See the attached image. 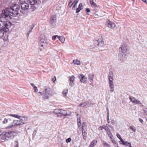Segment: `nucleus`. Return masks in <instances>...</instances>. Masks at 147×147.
I'll use <instances>...</instances> for the list:
<instances>
[{"instance_id": "nucleus-42", "label": "nucleus", "mask_w": 147, "mask_h": 147, "mask_svg": "<svg viewBox=\"0 0 147 147\" xmlns=\"http://www.w3.org/2000/svg\"><path fill=\"white\" fill-rule=\"evenodd\" d=\"M15 144L16 145L14 146V147H19V142L18 141L16 140L15 141Z\"/></svg>"}, {"instance_id": "nucleus-18", "label": "nucleus", "mask_w": 147, "mask_h": 147, "mask_svg": "<svg viewBox=\"0 0 147 147\" xmlns=\"http://www.w3.org/2000/svg\"><path fill=\"white\" fill-rule=\"evenodd\" d=\"M94 74L93 73H90L89 74L88 79L90 82H92L93 81V79L94 78Z\"/></svg>"}, {"instance_id": "nucleus-51", "label": "nucleus", "mask_w": 147, "mask_h": 147, "mask_svg": "<svg viewBox=\"0 0 147 147\" xmlns=\"http://www.w3.org/2000/svg\"><path fill=\"white\" fill-rule=\"evenodd\" d=\"M103 129V125L102 126H100L98 128V130H102V129Z\"/></svg>"}, {"instance_id": "nucleus-11", "label": "nucleus", "mask_w": 147, "mask_h": 147, "mask_svg": "<svg viewBox=\"0 0 147 147\" xmlns=\"http://www.w3.org/2000/svg\"><path fill=\"white\" fill-rule=\"evenodd\" d=\"M129 98L133 103H136L137 104H141V103L139 100L136 99L133 96H130Z\"/></svg>"}, {"instance_id": "nucleus-2", "label": "nucleus", "mask_w": 147, "mask_h": 147, "mask_svg": "<svg viewBox=\"0 0 147 147\" xmlns=\"http://www.w3.org/2000/svg\"><path fill=\"white\" fill-rule=\"evenodd\" d=\"M119 59L122 61H125L129 54V50L125 43H122L119 49Z\"/></svg>"}, {"instance_id": "nucleus-46", "label": "nucleus", "mask_w": 147, "mask_h": 147, "mask_svg": "<svg viewBox=\"0 0 147 147\" xmlns=\"http://www.w3.org/2000/svg\"><path fill=\"white\" fill-rule=\"evenodd\" d=\"M20 2V4H21V3H24V2H26V0H19Z\"/></svg>"}, {"instance_id": "nucleus-52", "label": "nucleus", "mask_w": 147, "mask_h": 147, "mask_svg": "<svg viewBox=\"0 0 147 147\" xmlns=\"http://www.w3.org/2000/svg\"><path fill=\"white\" fill-rule=\"evenodd\" d=\"M30 85L33 87L34 88L35 87H36L35 86V85L33 83H31Z\"/></svg>"}, {"instance_id": "nucleus-55", "label": "nucleus", "mask_w": 147, "mask_h": 147, "mask_svg": "<svg viewBox=\"0 0 147 147\" xmlns=\"http://www.w3.org/2000/svg\"><path fill=\"white\" fill-rule=\"evenodd\" d=\"M38 94L39 95H42L43 96V93H42L41 92H39Z\"/></svg>"}, {"instance_id": "nucleus-50", "label": "nucleus", "mask_w": 147, "mask_h": 147, "mask_svg": "<svg viewBox=\"0 0 147 147\" xmlns=\"http://www.w3.org/2000/svg\"><path fill=\"white\" fill-rule=\"evenodd\" d=\"M86 11L87 13H89L90 12V9L88 8H87L86 9Z\"/></svg>"}, {"instance_id": "nucleus-20", "label": "nucleus", "mask_w": 147, "mask_h": 147, "mask_svg": "<svg viewBox=\"0 0 147 147\" xmlns=\"http://www.w3.org/2000/svg\"><path fill=\"white\" fill-rule=\"evenodd\" d=\"M110 91L111 92H113L114 90V85L113 83H109Z\"/></svg>"}, {"instance_id": "nucleus-58", "label": "nucleus", "mask_w": 147, "mask_h": 147, "mask_svg": "<svg viewBox=\"0 0 147 147\" xmlns=\"http://www.w3.org/2000/svg\"><path fill=\"white\" fill-rule=\"evenodd\" d=\"M107 118L109 117V112H107Z\"/></svg>"}, {"instance_id": "nucleus-27", "label": "nucleus", "mask_w": 147, "mask_h": 147, "mask_svg": "<svg viewBox=\"0 0 147 147\" xmlns=\"http://www.w3.org/2000/svg\"><path fill=\"white\" fill-rule=\"evenodd\" d=\"M83 7L82 4L81 3H80L79 5L78 8L76 9V13H78L83 8Z\"/></svg>"}, {"instance_id": "nucleus-47", "label": "nucleus", "mask_w": 147, "mask_h": 147, "mask_svg": "<svg viewBox=\"0 0 147 147\" xmlns=\"http://www.w3.org/2000/svg\"><path fill=\"white\" fill-rule=\"evenodd\" d=\"M117 136L120 140L122 139L120 135H119V134H117Z\"/></svg>"}, {"instance_id": "nucleus-23", "label": "nucleus", "mask_w": 147, "mask_h": 147, "mask_svg": "<svg viewBox=\"0 0 147 147\" xmlns=\"http://www.w3.org/2000/svg\"><path fill=\"white\" fill-rule=\"evenodd\" d=\"M97 143V141L96 140H93L91 143L88 147H94Z\"/></svg>"}, {"instance_id": "nucleus-64", "label": "nucleus", "mask_w": 147, "mask_h": 147, "mask_svg": "<svg viewBox=\"0 0 147 147\" xmlns=\"http://www.w3.org/2000/svg\"><path fill=\"white\" fill-rule=\"evenodd\" d=\"M146 1V2H145V3H147V1Z\"/></svg>"}, {"instance_id": "nucleus-12", "label": "nucleus", "mask_w": 147, "mask_h": 147, "mask_svg": "<svg viewBox=\"0 0 147 147\" xmlns=\"http://www.w3.org/2000/svg\"><path fill=\"white\" fill-rule=\"evenodd\" d=\"M57 22L56 16L55 15L52 16H51L50 20V24L53 25L54 26L55 23Z\"/></svg>"}, {"instance_id": "nucleus-10", "label": "nucleus", "mask_w": 147, "mask_h": 147, "mask_svg": "<svg viewBox=\"0 0 147 147\" xmlns=\"http://www.w3.org/2000/svg\"><path fill=\"white\" fill-rule=\"evenodd\" d=\"M108 77L109 83H113V74L112 71L109 72Z\"/></svg>"}, {"instance_id": "nucleus-49", "label": "nucleus", "mask_w": 147, "mask_h": 147, "mask_svg": "<svg viewBox=\"0 0 147 147\" xmlns=\"http://www.w3.org/2000/svg\"><path fill=\"white\" fill-rule=\"evenodd\" d=\"M111 123L112 125H114L115 124V121L114 120H111Z\"/></svg>"}, {"instance_id": "nucleus-3", "label": "nucleus", "mask_w": 147, "mask_h": 147, "mask_svg": "<svg viewBox=\"0 0 147 147\" xmlns=\"http://www.w3.org/2000/svg\"><path fill=\"white\" fill-rule=\"evenodd\" d=\"M5 9L3 10L2 11V13L0 16V28H3V30H5V32H8L9 30V28L12 25L11 23L9 21H5L3 22L2 20V18H2L1 16V14L3 13V11L5 10Z\"/></svg>"}, {"instance_id": "nucleus-7", "label": "nucleus", "mask_w": 147, "mask_h": 147, "mask_svg": "<svg viewBox=\"0 0 147 147\" xmlns=\"http://www.w3.org/2000/svg\"><path fill=\"white\" fill-rule=\"evenodd\" d=\"M28 1L31 5H33L32 7L34 9L38 7L41 3L40 0H28Z\"/></svg>"}, {"instance_id": "nucleus-16", "label": "nucleus", "mask_w": 147, "mask_h": 147, "mask_svg": "<svg viewBox=\"0 0 147 147\" xmlns=\"http://www.w3.org/2000/svg\"><path fill=\"white\" fill-rule=\"evenodd\" d=\"M67 112L65 110L60 109V113L59 115H58V116L61 117L62 116H67Z\"/></svg>"}, {"instance_id": "nucleus-56", "label": "nucleus", "mask_w": 147, "mask_h": 147, "mask_svg": "<svg viewBox=\"0 0 147 147\" xmlns=\"http://www.w3.org/2000/svg\"><path fill=\"white\" fill-rule=\"evenodd\" d=\"M52 80L54 82L56 80V78L55 76H54V78H53Z\"/></svg>"}, {"instance_id": "nucleus-34", "label": "nucleus", "mask_w": 147, "mask_h": 147, "mask_svg": "<svg viewBox=\"0 0 147 147\" xmlns=\"http://www.w3.org/2000/svg\"><path fill=\"white\" fill-rule=\"evenodd\" d=\"M60 109H55L54 110L53 112L56 114H58V115H59L60 113Z\"/></svg>"}, {"instance_id": "nucleus-28", "label": "nucleus", "mask_w": 147, "mask_h": 147, "mask_svg": "<svg viewBox=\"0 0 147 147\" xmlns=\"http://www.w3.org/2000/svg\"><path fill=\"white\" fill-rule=\"evenodd\" d=\"M58 39L62 43L64 42L65 41V38L64 37L62 36H58Z\"/></svg>"}, {"instance_id": "nucleus-22", "label": "nucleus", "mask_w": 147, "mask_h": 147, "mask_svg": "<svg viewBox=\"0 0 147 147\" xmlns=\"http://www.w3.org/2000/svg\"><path fill=\"white\" fill-rule=\"evenodd\" d=\"M11 121V118L7 117L4 119V121H3V123L4 124H6L7 123H10Z\"/></svg>"}, {"instance_id": "nucleus-4", "label": "nucleus", "mask_w": 147, "mask_h": 147, "mask_svg": "<svg viewBox=\"0 0 147 147\" xmlns=\"http://www.w3.org/2000/svg\"><path fill=\"white\" fill-rule=\"evenodd\" d=\"M19 120H14L13 121L11 124H10L6 128L7 129H10L13 127V126H16L18 125H23L25 123L26 118L24 117H20L19 119Z\"/></svg>"}, {"instance_id": "nucleus-29", "label": "nucleus", "mask_w": 147, "mask_h": 147, "mask_svg": "<svg viewBox=\"0 0 147 147\" xmlns=\"http://www.w3.org/2000/svg\"><path fill=\"white\" fill-rule=\"evenodd\" d=\"M7 116H12L14 117H15V118H18V119H20V117L21 118V117H22L21 116H19L17 115L13 114H10L9 115H7Z\"/></svg>"}, {"instance_id": "nucleus-14", "label": "nucleus", "mask_w": 147, "mask_h": 147, "mask_svg": "<svg viewBox=\"0 0 147 147\" xmlns=\"http://www.w3.org/2000/svg\"><path fill=\"white\" fill-rule=\"evenodd\" d=\"M78 77L80 79V81L84 83L86 81V78L85 77L84 75L83 74H79L78 75Z\"/></svg>"}, {"instance_id": "nucleus-38", "label": "nucleus", "mask_w": 147, "mask_h": 147, "mask_svg": "<svg viewBox=\"0 0 147 147\" xmlns=\"http://www.w3.org/2000/svg\"><path fill=\"white\" fill-rule=\"evenodd\" d=\"M102 143L104 145L106 146V147H110V146L105 141H102Z\"/></svg>"}, {"instance_id": "nucleus-8", "label": "nucleus", "mask_w": 147, "mask_h": 147, "mask_svg": "<svg viewBox=\"0 0 147 147\" xmlns=\"http://www.w3.org/2000/svg\"><path fill=\"white\" fill-rule=\"evenodd\" d=\"M40 50L42 51L43 49L46 48L48 45V43L47 42V40L44 37V38H42L40 39Z\"/></svg>"}, {"instance_id": "nucleus-15", "label": "nucleus", "mask_w": 147, "mask_h": 147, "mask_svg": "<svg viewBox=\"0 0 147 147\" xmlns=\"http://www.w3.org/2000/svg\"><path fill=\"white\" fill-rule=\"evenodd\" d=\"M34 27V25L33 24H32L30 26L28 27V29L29 30L27 32V33L26 34L27 37V38H28L29 35L32 32Z\"/></svg>"}, {"instance_id": "nucleus-36", "label": "nucleus", "mask_w": 147, "mask_h": 147, "mask_svg": "<svg viewBox=\"0 0 147 147\" xmlns=\"http://www.w3.org/2000/svg\"><path fill=\"white\" fill-rule=\"evenodd\" d=\"M86 129V123L84 122L82 124V129Z\"/></svg>"}, {"instance_id": "nucleus-57", "label": "nucleus", "mask_w": 147, "mask_h": 147, "mask_svg": "<svg viewBox=\"0 0 147 147\" xmlns=\"http://www.w3.org/2000/svg\"><path fill=\"white\" fill-rule=\"evenodd\" d=\"M107 121L108 123H110V120L109 119V117L107 118Z\"/></svg>"}, {"instance_id": "nucleus-45", "label": "nucleus", "mask_w": 147, "mask_h": 147, "mask_svg": "<svg viewBox=\"0 0 147 147\" xmlns=\"http://www.w3.org/2000/svg\"><path fill=\"white\" fill-rule=\"evenodd\" d=\"M106 132L109 136H111L112 135L110 131V130Z\"/></svg>"}, {"instance_id": "nucleus-61", "label": "nucleus", "mask_w": 147, "mask_h": 147, "mask_svg": "<svg viewBox=\"0 0 147 147\" xmlns=\"http://www.w3.org/2000/svg\"><path fill=\"white\" fill-rule=\"evenodd\" d=\"M106 109H107V112H109V109L108 107H107V108Z\"/></svg>"}, {"instance_id": "nucleus-32", "label": "nucleus", "mask_w": 147, "mask_h": 147, "mask_svg": "<svg viewBox=\"0 0 147 147\" xmlns=\"http://www.w3.org/2000/svg\"><path fill=\"white\" fill-rule=\"evenodd\" d=\"M6 32H4L3 36L1 37H2L3 38L4 40H7L8 38V36L6 34L5 35L4 34V33H6Z\"/></svg>"}, {"instance_id": "nucleus-5", "label": "nucleus", "mask_w": 147, "mask_h": 147, "mask_svg": "<svg viewBox=\"0 0 147 147\" xmlns=\"http://www.w3.org/2000/svg\"><path fill=\"white\" fill-rule=\"evenodd\" d=\"M14 134L15 132L13 131L3 132L0 135V137L2 140H7L9 138H13L15 135Z\"/></svg>"}, {"instance_id": "nucleus-6", "label": "nucleus", "mask_w": 147, "mask_h": 147, "mask_svg": "<svg viewBox=\"0 0 147 147\" xmlns=\"http://www.w3.org/2000/svg\"><path fill=\"white\" fill-rule=\"evenodd\" d=\"M100 38L97 40L94 41V43L95 47L98 46L99 48L103 47L105 46L104 42L102 36H100Z\"/></svg>"}, {"instance_id": "nucleus-19", "label": "nucleus", "mask_w": 147, "mask_h": 147, "mask_svg": "<svg viewBox=\"0 0 147 147\" xmlns=\"http://www.w3.org/2000/svg\"><path fill=\"white\" fill-rule=\"evenodd\" d=\"M89 104V102H86L83 103H82L80 104L79 106L82 107H88V105Z\"/></svg>"}, {"instance_id": "nucleus-21", "label": "nucleus", "mask_w": 147, "mask_h": 147, "mask_svg": "<svg viewBox=\"0 0 147 147\" xmlns=\"http://www.w3.org/2000/svg\"><path fill=\"white\" fill-rule=\"evenodd\" d=\"M87 129H82V136H83V139L84 140H86V137L87 133L86 131Z\"/></svg>"}, {"instance_id": "nucleus-40", "label": "nucleus", "mask_w": 147, "mask_h": 147, "mask_svg": "<svg viewBox=\"0 0 147 147\" xmlns=\"http://www.w3.org/2000/svg\"><path fill=\"white\" fill-rule=\"evenodd\" d=\"M112 142L114 144L115 146L116 147H119V146L117 142L114 140L112 141Z\"/></svg>"}, {"instance_id": "nucleus-39", "label": "nucleus", "mask_w": 147, "mask_h": 147, "mask_svg": "<svg viewBox=\"0 0 147 147\" xmlns=\"http://www.w3.org/2000/svg\"><path fill=\"white\" fill-rule=\"evenodd\" d=\"M68 92V90H65L63 91L62 93L63 95L64 96H66L67 93Z\"/></svg>"}, {"instance_id": "nucleus-43", "label": "nucleus", "mask_w": 147, "mask_h": 147, "mask_svg": "<svg viewBox=\"0 0 147 147\" xmlns=\"http://www.w3.org/2000/svg\"><path fill=\"white\" fill-rule=\"evenodd\" d=\"M71 141V139L70 138H69L66 139L65 140L66 142L67 143H69Z\"/></svg>"}, {"instance_id": "nucleus-25", "label": "nucleus", "mask_w": 147, "mask_h": 147, "mask_svg": "<svg viewBox=\"0 0 147 147\" xmlns=\"http://www.w3.org/2000/svg\"><path fill=\"white\" fill-rule=\"evenodd\" d=\"M73 1L74 4L72 7V9L75 10V9L77 7V4L78 2V0H74Z\"/></svg>"}, {"instance_id": "nucleus-63", "label": "nucleus", "mask_w": 147, "mask_h": 147, "mask_svg": "<svg viewBox=\"0 0 147 147\" xmlns=\"http://www.w3.org/2000/svg\"><path fill=\"white\" fill-rule=\"evenodd\" d=\"M132 1H134L135 0H131Z\"/></svg>"}, {"instance_id": "nucleus-33", "label": "nucleus", "mask_w": 147, "mask_h": 147, "mask_svg": "<svg viewBox=\"0 0 147 147\" xmlns=\"http://www.w3.org/2000/svg\"><path fill=\"white\" fill-rule=\"evenodd\" d=\"M103 129H105V130L106 132H107L110 130H109L108 125L107 124H106L105 125H103Z\"/></svg>"}, {"instance_id": "nucleus-37", "label": "nucleus", "mask_w": 147, "mask_h": 147, "mask_svg": "<svg viewBox=\"0 0 147 147\" xmlns=\"http://www.w3.org/2000/svg\"><path fill=\"white\" fill-rule=\"evenodd\" d=\"M124 145L126 146H127L129 147H132L131 144L130 143H129L126 141L124 143Z\"/></svg>"}, {"instance_id": "nucleus-44", "label": "nucleus", "mask_w": 147, "mask_h": 147, "mask_svg": "<svg viewBox=\"0 0 147 147\" xmlns=\"http://www.w3.org/2000/svg\"><path fill=\"white\" fill-rule=\"evenodd\" d=\"M120 140V141H119V143L120 144L124 145V143H125V142H124V140L122 139H121Z\"/></svg>"}, {"instance_id": "nucleus-24", "label": "nucleus", "mask_w": 147, "mask_h": 147, "mask_svg": "<svg viewBox=\"0 0 147 147\" xmlns=\"http://www.w3.org/2000/svg\"><path fill=\"white\" fill-rule=\"evenodd\" d=\"M74 76H72L70 77V84L71 86H73L74 85V81L75 78Z\"/></svg>"}, {"instance_id": "nucleus-9", "label": "nucleus", "mask_w": 147, "mask_h": 147, "mask_svg": "<svg viewBox=\"0 0 147 147\" xmlns=\"http://www.w3.org/2000/svg\"><path fill=\"white\" fill-rule=\"evenodd\" d=\"M51 89L49 88H45L43 92V98L44 99H47L51 94Z\"/></svg>"}, {"instance_id": "nucleus-35", "label": "nucleus", "mask_w": 147, "mask_h": 147, "mask_svg": "<svg viewBox=\"0 0 147 147\" xmlns=\"http://www.w3.org/2000/svg\"><path fill=\"white\" fill-rule=\"evenodd\" d=\"M70 1L69 2L68 7H71V6H72L74 4L73 3V1H74V0H70Z\"/></svg>"}, {"instance_id": "nucleus-17", "label": "nucleus", "mask_w": 147, "mask_h": 147, "mask_svg": "<svg viewBox=\"0 0 147 147\" xmlns=\"http://www.w3.org/2000/svg\"><path fill=\"white\" fill-rule=\"evenodd\" d=\"M76 116L77 118V125L78 127L79 128H80L81 125V123L80 116V115H79L78 114H76Z\"/></svg>"}, {"instance_id": "nucleus-54", "label": "nucleus", "mask_w": 147, "mask_h": 147, "mask_svg": "<svg viewBox=\"0 0 147 147\" xmlns=\"http://www.w3.org/2000/svg\"><path fill=\"white\" fill-rule=\"evenodd\" d=\"M34 89V92H37L38 89H37V88L36 87H35Z\"/></svg>"}, {"instance_id": "nucleus-62", "label": "nucleus", "mask_w": 147, "mask_h": 147, "mask_svg": "<svg viewBox=\"0 0 147 147\" xmlns=\"http://www.w3.org/2000/svg\"><path fill=\"white\" fill-rule=\"evenodd\" d=\"M141 0L145 3L146 2V1H147V0Z\"/></svg>"}, {"instance_id": "nucleus-13", "label": "nucleus", "mask_w": 147, "mask_h": 147, "mask_svg": "<svg viewBox=\"0 0 147 147\" xmlns=\"http://www.w3.org/2000/svg\"><path fill=\"white\" fill-rule=\"evenodd\" d=\"M106 22L107 24V26L109 28H113L115 26V23L110 21L109 20H107Z\"/></svg>"}, {"instance_id": "nucleus-31", "label": "nucleus", "mask_w": 147, "mask_h": 147, "mask_svg": "<svg viewBox=\"0 0 147 147\" xmlns=\"http://www.w3.org/2000/svg\"><path fill=\"white\" fill-rule=\"evenodd\" d=\"M4 32H5V31L3 28H0V37L3 36Z\"/></svg>"}, {"instance_id": "nucleus-30", "label": "nucleus", "mask_w": 147, "mask_h": 147, "mask_svg": "<svg viewBox=\"0 0 147 147\" xmlns=\"http://www.w3.org/2000/svg\"><path fill=\"white\" fill-rule=\"evenodd\" d=\"M73 63L74 64H76L77 65H81L80 61L77 59L76 60H73Z\"/></svg>"}, {"instance_id": "nucleus-41", "label": "nucleus", "mask_w": 147, "mask_h": 147, "mask_svg": "<svg viewBox=\"0 0 147 147\" xmlns=\"http://www.w3.org/2000/svg\"><path fill=\"white\" fill-rule=\"evenodd\" d=\"M130 128L134 132H135L136 131V129L134 127L132 126H130Z\"/></svg>"}, {"instance_id": "nucleus-26", "label": "nucleus", "mask_w": 147, "mask_h": 147, "mask_svg": "<svg viewBox=\"0 0 147 147\" xmlns=\"http://www.w3.org/2000/svg\"><path fill=\"white\" fill-rule=\"evenodd\" d=\"M90 4L92 7L94 8H97L98 7L97 5L95 3L93 0H89Z\"/></svg>"}, {"instance_id": "nucleus-60", "label": "nucleus", "mask_w": 147, "mask_h": 147, "mask_svg": "<svg viewBox=\"0 0 147 147\" xmlns=\"http://www.w3.org/2000/svg\"><path fill=\"white\" fill-rule=\"evenodd\" d=\"M108 125V126H109L111 129H113V128L112 126L110 125Z\"/></svg>"}, {"instance_id": "nucleus-53", "label": "nucleus", "mask_w": 147, "mask_h": 147, "mask_svg": "<svg viewBox=\"0 0 147 147\" xmlns=\"http://www.w3.org/2000/svg\"><path fill=\"white\" fill-rule=\"evenodd\" d=\"M139 120L140 121L141 123H143V122H144V121H143V120L142 119H141L140 118H139Z\"/></svg>"}, {"instance_id": "nucleus-59", "label": "nucleus", "mask_w": 147, "mask_h": 147, "mask_svg": "<svg viewBox=\"0 0 147 147\" xmlns=\"http://www.w3.org/2000/svg\"><path fill=\"white\" fill-rule=\"evenodd\" d=\"M109 137L111 139V140H113V136L112 135V136H109Z\"/></svg>"}, {"instance_id": "nucleus-48", "label": "nucleus", "mask_w": 147, "mask_h": 147, "mask_svg": "<svg viewBox=\"0 0 147 147\" xmlns=\"http://www.w3.org/2000/svg\"><path fill=\"white\" fill-rule=\"evenodd\" d=\"M58 36L57 35H55L53 36L52 37V39L53 40H55L56 37H58Z\"/></svg>"}, {"instance_id": "nucleus-1", "label": "nucleus", "mask_w": 147, "mask_h": 147, "mask_svg": "<svg viewBox=\"0 0 147 147\" xmlns=\"http://www.w3.org/2000/svg\"><path fill=\"white\" fill-rule=\"evenodd\" d=\"M20 5L21 8L19 5L17 4H14L10 8H6L5 10L3 11V13L1 15L2 17L6 20H9L11 18V16H16L20 13L25 14L26 11L28 9L29 5L26 2Z\"/></svg>"}]
</instances>
